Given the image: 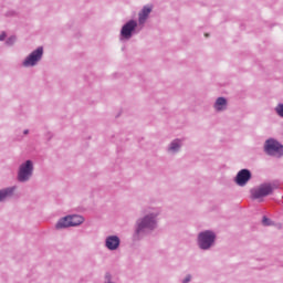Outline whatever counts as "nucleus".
Returning <instances> with one entry per match:
<instances>
[{
	"instance_id": "nucleus-11",
	"label": "nucleus",
	"mask_w": 283,
	"mask_h": 283,
	"mask_svg": "<svg viewBox=\"0 0 283 283\" xmlns=\"http://www.w3.org/2000/svg\"><path fill=\"white\" fill-rule=\"evenodd\" d=\"M17 186H10L0 189V203L8 202V200L14 198V193L17 192Z\"/></svg>"
},
{
	"instance_id": "nucleus-20",
	"label": "nucleus",
	"mask_w": 283,
	"mask_h": 283,
	"mask_svg": "<svg viewBox=\"0 0 283 283\" xmlns=\"http://www.w3.org/2000/svg\"><path fill=\"white\" fill-rule=\"evenodd\" d=\"M19 13L15 10H9L6 13V17H17Z\"/></svg>"
},
{
	"instance_id": "nucleus-4",
	"label": "nucleus",
	"mask_w": 283,
	"mask_h": 283,
	"mask_svg": "<svg viewBox=\"0 0 283 283\" xmlns=\"http://www.w3.org/2000/svg\"><path fill=\"white\" fill-rule=\"evenodd\" d=\"M263 151L266 154V156H272L273 158H282L283 145L274 138H269L264 143Z\"/></svg>"
},
{
	"instance_id": "nucleus-15",
	"label": "nucleus",
	"mask_w": 283,
	"mask_h": 283,
	"mask_svg": "<svg viewBox=\"0 0 283 283\" xmlns=\"http://www.w3.org/2000/svg\"><path fill=\"white\" fill-rule=\"evenodd\" d=\"M69 218L71 227H80V224H83V222H85V218L78 214H70Z\"/></svg>"
},
{
	"instance_id": "nucleus-22",
	"label": "nucleus",
	"mask_w": 283,
	"mask_h": 283,
	"mask_svg": "<svg viewBox=\"0 0 283 283\" xmlns=\"http://www.w3.org/2000/svg\"><path fill=\"white\" fill-rule=\"evenodd\" d=\"M23 134H24V136H28V134H30V130L29 129H24Z\"/></svg>"
},
{
	"instance_id": "nucleus-19",
	"label": "nucleus",
	"mask_w": 283,
	"mask_h": 283,
	"mask_svg": "<svg viewBox=\"0 0 283 283\" xmlns=\"http://www.w3.org/2000/svg\"><path fill=\"white\" fill-rule=\"evenodd\" d=\"M193 280V275L187 274L182 280L181 283H189Z\"/></svg>"
},
{
	"instance_id": "nucleus-17",
	"label": "nucleus",
	"mask_w": 283,
	"mask_h": 283,
	"mask_svg": "<svg viewBox=\"0 0 283 283\" xmlns=\"http://www.w3.org/2000/svg\"><path fill=\"white\" fill-rule=\"evenodd\" d=\"M14 43H17V36H14V35H11L10 38H8L6 40V45L12 46V45H14Z\"/></svg>"
},
{
	"instance_id": "nucleus-21",
	"label": "nucleus",
	"mask_w": 283,
	"mask_h": 283,
	"mask_svg": "<svg viewBox=\"0 0 283 283\" xmlns=\"http://www.w3.org/2000/svg\"><path fill=\"white\" fill-rule=\"evenodd\" d=\"M8 36V34L6 33V31H2L0 33V41H6V38Z\"/></svg>"
},
{
	"instance_id": "nucleus-14",
	"label": "nucleus",
	"mask_w": 283,
	"mask_h": 283,
	"mask_svg": "<svg viewBox=\"0 0 283 283\" xmlns=\"http://www.w3.org/2000/svg\"><path fill=\"white\" fill-rule=\"evenodd\" d=\"M70 227H72V223L69 216L61 218L55 224L57 231H61V229H70Z\"/></svg>"
},
{
	"instance_id": "nucleus-12",
	"label": "nucleus",
	"mask_w": 283,
	"mask_h": 283,
	"mask_svg": "<svg viewBox=\"0 0 283 283\" xmlns=\"http://www.w3.org/2000/svg\"><path fill=\"white\" fill-rule=\"evenodd\" d=\"M149 14H151V7H144L138 13V23L139 25H145L147 20L149 19Z\"/></svg>"
},
{
	"instance_id": "nucleus-6",
	"label": "nucleus",
	"mask_w": 283,
	"mask_h": 283,
	"mask_svg": "<svg viewBox=\"0 0 283 283\" xmlns=\"http://www.w3.org/2000/svg\"><path fill=\"white\" fill-rule=\"evenodd\" d=\"M136 28H138V22L136 20L127 21L120 29L119 41L132 40V36H134V34H138Z\"/></svg>"
},
{
	"instance_id": "nucleus-1",
	"label": "nucleus",
	"mask_w": 283,
	"mask_h": 283,
	"mask_svg": "<svg viewBox=\"0 0 283 283\" xmlns=\"http://www.w3.org/2000/svg\"><path fill=\"white\" fill-rule=\"evenodd\" d=\"M160 213H163L160 208L147 207L143 209L144 216L137 218L134 224L133 242H140V240H144L147 235H151L158 229Z\"/></svg>"
},
{
	"instance_id": "nucleus-10",
	"label": "nucleus",
	"mask_w": 283,
	"mask_h": 283,
	"mask_svg": "<svg viewBox=\"0 0 283 283\" xmlns=\"http://www.w3.org/2000/svg\"><path fill=\"white\" fill-rule=\"evenodd\" d=\"M184 142L180 138L172 139L167 148L166 151L170 156H176V154H180V150L182 149Z\"/></svg>"
},
{
	"instance_id": "nucleus-18",
	"label": "nucleus",
	"mask_w": 283,
	"mask_h": 283,
	"mask_svg": "<svg viewBox=\"0 0 283 283\" xmlns=\"http://www.w3.org/2000/svg\"><path fill=\"white\" fill-rule=\"evenodd\" d=\"M271 224H272L271 219H269L268 217H263V219H262V226H263V227H271Z\"/></svg>"
},
{
	"instance_id": "nucleus-13",
	"label": "nucleus",
	"mask_w": 283,
	"mask_h": 283,
	"mask_svg": "<svg viewBox=\"0 0 283 283\" xmlns=\"http://www.w3.org/2000/svg\"><path fill=\"white\" fill-rule=\"evenodd\" d=\"M227 107H229V102L224 97H218L213 104V109L218 113L227 112Z\"/></svg>"
},
{
	"instance_id": "nucleus-7",
	"label": "nucleus",
	"mask_w": 283,
	"mask_h": 283,
	"mask_svg": "<svg viewBox=\"0 0 283 283\" xmlns=\"http://www.w3.org/2000/svg\"><path fill=\"white\" fill-rule=\"evenodd\" d=\"M273 191H275V186L270 182H265L261 184L256 188H253L251 190V197L253 200H260V198H266V196H271Z\"/></svg>"
},
{
	"instance_id": "nucleus-5",
	"label": "nucleus",
	"mask_w": 283,
	"mask_h": 283,
	"mask_svg": "<svg viewBox=\"0 0 283 283\" xmlns=\"http://www.w3.org/2000/svg\"><path fill=\"white\" fill-rule=\"evenodd\" d=\"M43 46H39L33 50L23 61L22 67H36L39 63L43 60Z\"/></svg>"
},
{
	"instance_id": "nucleus-2",
	"label": "nucleus",
	"mask_w": 283,
	"mask_h": 283,
	"mask_svg": "<svg viewBox=\"0 0 283 283\" xmlns=\"http://www.w3.org/2000/svg\"><path fill=\"white\" fill-rule=\"evenodd\" d=\"M218 235L213 230H203L197 235V247L200 251H211L216 247Z\"/></svg>"
},
{
	"instance_id": "nucleus-8",
	"label": "nucleus",
	"mask_w": 283,
	"mask_h": 283,
	"mask_svg": "<svg viewBox=\"0 0 283 283\" xmlns=\"http://www.w3.org/2000/svg\"><path fill=\"white\" fill-rule=\"evenodd\" d=\"M252 178V174H251V170L244 168V169H241L235 178H234V182L235 185H238V187H247L249 180H251Z\"/></svg>"
},
{
	"instance_id": "nucleus-3",
	"label": "nucleus",
	"mask_w": 283,
	"mask_h": 283,
	"mask_svg": "<svg viewBox=\"0 0 283 283\" xmlns=\"http://www.w3.org/2000/svg\"><path fill=\"white\" fill-rule=\"evenodd\" d=\"M32 176H34V161H32V159H29L20 164L17 172L18 182H30V180H32Z\"/></svg>"
},
{
	"instance_id": "nucleus-16",
	"label": "nucleus",
	"mask_w": 283,
	"mask_h": 283,
	"mask_svg": "<svg viewBox=\"0 0 283 283\" xmlns=\"http://www.w3.org/2000/svg\"><path fill=\"white\" fill-rule=\"evenodd\" d=\"M274 112L277 114V116H280V118H283V104L279 103L275 106Z\"/></svg>"
},
{
	"instance_id": "nucleus-9",
	"label": "nucleus",
	"mask_w": 283,
	"mask_h": 283,
	"mask_svg": "<svg viewBox=\"0 0 283 283\" xmlns=\"http://www.w3.org/2000/svg\"><path fill=\"white\" fill-rule=\"evenodd\" d=\"M104 247L108 251H118L120 249V237L112 234L105 238Z\"/></svg>"
}]
</instances>
